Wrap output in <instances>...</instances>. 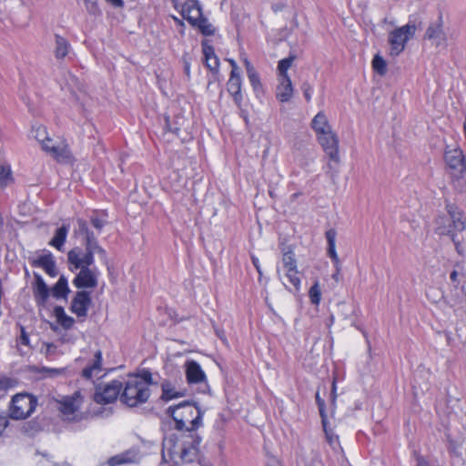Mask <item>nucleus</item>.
Masks as SVG:
<instances>
[{
	"mask_svg": "<svg viewBox=\"0 0 466 466\" xmlns=\"http://www.w3.org/2000/svg\"><path fill=\"white\" fill-rule=\"evenodd\" d=\"M303 95L305 96V99L309 102L311 99V94H312V87L309 84L304 83L302 86Z\"/></svg>",
	"mask_w": 466,
	"mask_h": 466,
	"instance_id": "obj_47",
	"label": "nucleus"
},
{
	"mask_svg": "<svg viewBox=\"0 0 466 466\" xmlns=\"http://www.w3.org/2000/svg\"><path fill=\"white\" fill-rule=\"evenodd\" d=\"M315 399L319 408V415L321 417L322 426H325V424H328V416L326 413L325 400L320 397L319 390L316 392Z\"/></svg>",
	"mask_w": 466,
	"mask_h": 466,
	"instance_id": "obj_36",
	"label": "nucleus"
},
{
	"mask_svg": "<svg viewBox=\"0 0 466 466\" xmlns=\"http://www.w3.org/2000/svg\"><path fill=\"white\" fill-rule=\"evenodd\" d=\"M137 460V452L133 451H127L125 452L116 454L113 457H111L107 461L108 466H119L128 463L136 462Z\"/></svg>",
	"mask_w": 466,
	"mask_h": 466,
	"instance_id": "obj_24",
	"label": "nucleus"
},
{
	"mask_svg": "<svg viewBox=\"0 0 466 466\" xmlns=\"http://www.w3.org/2000/svg\"><path fill=\"white\" fill-rule=\"evenodd\" d=\"M176 423L178 431H195L202 424L203 412L189 401H183L177 406H170L167 410Z\"/></svg>",
	"mask_w": 466,
	"mask_h": 466,
	"instance_id": "obj_4",
	"label": "nucleus"
},
{
	"mask_svg": "<svg viewBox=\"0 0 466 466\" xmlns=\"http://www.w3.org/2000/svg\"><path fill=\"white\" fill-rule=\"evenodd\" d=\"M295 58H296L295 56H289V57L281 59L279 62V65H278L279 77L289 76L288 74V70L291 66Z\"/></svg>",
	"mask_w": 466,
	"mask_h": 466,
	"instance_id": "obj_32",
	"label": "nucleus"
},
{
	"mask_svg": "<svg viewBox=\"0 0 466 466\" xmlns=\"http://www.w3.org/2000/svg\"><path fill=\"white\" fill-rule=\"evenodd\" d=\"M241 87L242 79L240 74L235 75V73H230L228 81L227 83V90L231 95L233 101L238 108L241 107V103L243 100Z\"/></svg>",
	"mask_w": 466,
	"mask_h": 466,
	"instance_id": "obj_16",
	"label": "nucleus"
},
{
	"mask_svg": "<svg viewBox=\"0 0 466 466\" xmlns=\"http://www.w3.org/2000/svg\"><path fill=\"white\" fill-rule=\"evenodd\" d=\"M458 278V272L456 270L451 271L450 279L452 282H456Z\"/></svg>",
	"mask_w": 466,
	"mask_h": 466,
	"instance_id": "obj_59",
	"label": "nucleus"
},
{
	"mask_svg": "<svg viewBox=\"0 0 466 466\" xmlns=\"http://www.w3.org/2000/svg\"><path fill=\"white\" fill-rule=\"evenodd\" d=\"M298 274L299 272L297 268L291 271H289V269L285 270V277L296 290H299L300 288V279Z\"/></svg>",
	"mask_w": 466,
	"mask_h": 466,
	"instance_id": "obj_39",
	"label": "nucleus"
},
{
	"mask_svg": "<svg viewBox=\"0 0 466 466\" xmlns=\"http://www.w3.org/2000/svg\"><path fill=\"white\" fill-rule=\"evenodd\" d=\"M70 45L68 41L56 35V48H55V56L57 59L64 58L69 52Z\"/></svg>",
	"mask_w": 466,
	"mask_h": 466,
	"instance_id": "obj_31",
	"label": "nucleus"
},
{
	"mask_svg": "<svg viewBox=\"0 0 466 466\" xmlns=\"http://www.w3.org/2000/svg\"><path fill=\"white\" fill-rule=\"evenodd\" d=\"M35 137L36 138L37 141H39L41 144L48 139L49 137H47V133H46V129L44 127H38L35 130Z\"/></svg>",
	"mask_w": 466,
	"mask_h": 466,
	"instance_id": "obj_44",
	"label": "nucleus"
},
{
	"mask_svg": "<svg viewBox=\"0 0 466 466\" xmlns=\"http://www.w3.org/2000/svg\"><path fill=\"white\" fill-rule=\"evenodd\" d=\"M69 292L70 289L68 288L67 279L62 275L55 286L51 289V294L54 298L59 299H66Z\"/></svg>",
	"mask_w": 466,
	"mask_h": 466,
	"instance_id": "obj_26",
	"label": "nucleus"
},
{
	"mask_svg": "<svg viewBox=\"0 0 466 466\" xmlns=\"http://www.w3.org/2000/svg\"><path fill=\"white\" fill-rule=\"evenodd\" d=\"M123 383L114 380L104 386H97L94 394V400L98 404L114 402L119 396Z\"/></svg>",
	"mask_w": 466,
	"mask_h": 466,
	"instance_id": "obj_8",
	"label": "nucleus"
},
{
	"mask_svg": "<svg viewBox=\"0 0 466 466\" xmlns=\"http://www.w3.org/2000/svg\"><path fill=\"white\" fill-rule=\"evenodd\" d=\"M228 63L230 64L232 69L230 73H235V75L239 74L238 72V66L234 59H228Z\"/></svg>",
	"mask_w": 466,
	"mask_h": 466,
	"instance_id": "obj_55",
	"label": "nucleus"
},
{
	"mask_svg": "<svg viewBox=\"0 0 466 466\" xmlns=\"http://www.w3.org/2000/svg\"><path fill=\"white\" fill-rule=\"evenodd\" d=\"M89 253L92 255V258H95V254L97 253L101 259L106 262V252L98 244L94 233L85 239V250H83V254Z\"/></svg>",
	"mask_w": 466,
	"mask_h": 466,
	"instance_id": "obj_22",
	"label": "nucleus"
},
{
	"mask_svg": "<svg viewBox=\"0 0 466 466\" xmlns=\"http://www.w3.org/2000/svg\"><path fill=\"white\" fill-rule=\"evenodd\" d=\"M326 239L328 242V255L332 259L336 272L332 275V278L339 280V275L341 269V263L336 251V237L337 232L334 228H330L326 231Z\"/></svg>",
	"mask_w": 466,
	"mask_h": 466,
	"instance_id": "obj_13",
	"label": "nucleus"
},
{
	"mask_svg": "<svg viewBox=\"0 0 466 466\" xmlns=\"http://www.w3.org/2000/svg\"><path fill=\"white\" fill-rule=\"evenodd\" d=\"M415 32L416 25L413 24H407L390 32L389 35L390 56H399L404 50L407 42L414 36Z\"/></svg>",
	"mask_w": 466,
	"mask_h": 466,
	"instance_id": "obj_6",
	"label": "nucleus"
},
{
	"mask_svg": "<svg viewBox=\"0 0 466 466\" xmlns=\"http://www.w3.org/2000/svg\"><path fill=\"white\" fill-rule=\"evenodd\" d=\"M55 316L56 317L57 322L66 329H71L75 323L72 317L66 314L64 308L56 306L54 309Z\"/></svg>",
	"mask_w": 466,
	"mask_h": 466,
	"instance_id": "obj_29",
	"label": "nucleus"
},
{
	"mask_svg": "<svg viewBox=\"0 0 466 466\" xmlns=\"http://www.w3.org/2000/svg\"><path fill=\"white\" fill-rule=\"evenodd\" d=\"M12 181V172L8 166H0V185L6 187Z\"/></svg>",
	"mask_w": 466,
	"mask_h": 466,
	"instance_id": "obj_38",
	"label": "nucleus"
},
{
	"mask_svg": "<svg viewBox=\"0 0 466 466\" xmlns=\"http://www.w3.org/2000/svg\"><path fill=\"white\" fill-rule=\"evenodd\" d=\"M182 15L190 25H196L198 21L204 16L199 2L197 0L186 1L183 5Z\"/></svg>",
	"mask_w": 466,
	"mask_h": 466,
	"instance_id": "obj_15",
	"label": "nucleus"
},
{
	"mask_svg": "<svg viewBox=\"0 0 466 466\" xmlns=\"http://www.w3.org/2000/svg\"><path fill=\"white\" fill-rule=\"evenodd\" d=\"M20 331H21V334H20V338H19V343L22 345L28 346L29 345V338H28L27 333L25 332V328L21 326Z\"/></svg>",
	"mask_w": 466,
	"mask_h": 466,
	"instance_id": "obj_48",
	"label": "nucleus"
},
{
	"mask_svg": "<svg viewBox=\"0 0 466 466\" xmlns=\"http://www.w3.org/2000/svg\"><path fill=\"white\" fill-rule=\"evenodd\" d=\"M77 229L76 232L81 236L85 237V239L89 237V235H92L94 232L91 231L88 228V225L86 220L79 218L77 219Z\"/></svg>",
	"mask_w": 466,
	"mask_h": 466,
	"instance_id": "obj_42",
	"label": "nucleus"
},
{
	"mask_svg": "<svg viewBox=\"0 0 466 466\" xmlns=\"http://www.w3.org/2000/svg\"><path fill=\"white\" fill-rule=\"evenodd\" d=\"M92 226L97 230H101L106 225V221L98 217L92 216L90 218Z\"/></svg>",
	"mask_w": 466,
	"mask_h": 466,
	"instance_id": "obj_46",
	"label": "nucleus"
},
{
	"mask_svg": "<svg viewBox=\"0 0 466 466\" xmlns=\"http://www.w3.org/2000/svg\"><path fill=\"white\" fill-rule=\"evenodd\" d=\"M417 466H430L429 462L422 457L417 458Z\"/></svg>",
	"mask_w": 466,
	"mask_h": 466,
	"instance_id": "obj_58",
	"label": "nucleus"
},
{
	"mask_svg": "<svg viewBox=\"0 0 466 466\" xmlns=\"http://www.w3.org/2000/svg\"><path fill=\"white\" fill-rule=\"evenodd\" d=\"M327 425L328 424H325V426H322L323 430H324V432H325V435H326L327 441L329 443V445L333 449H336L337 446H339V436L334 434L331 430H329Z\"/></svg>",
	"mask_w": 466,
	"mask_h": 466,
	"instance_id": "obj_41",
	"label": "nucleus"
},
{
	"mask_svg": "<svg viewBox=\"0 0 466 466\" xmlns=\"http://www.w3.org/2000/svg\"><path fill=\"white\" fill-rule=\"evenodd\" d=\"M70 226L68 224H63L60 228L56 230L55 236L50 240L49 245L61 251L66 242Z\"/></svg>",
	"mask_w": 466,
	"mask_h": 466,
	"instance_id": "obj_25",
	"label": "nucleus"
},
{
	"mask_svg": "<svg viewBox=\"0 0 466 466\" xmlns=\"http://www.w3.org/2000/svg\"><path fill=\"white\" fill-rule=\"evenodd\" d=\"M12 386V381L8 378H0V390H5Z\"/></svg>",
	"mask_w": 466,
	"mask_h": 466,
	"instance_id": "obj_51",
	"label": "nucleus"
},
{
	"mask_svg": "<svg viewBox=\"0 0 466 466\" xmlns=\"http://www.w3.org/2000/svg\"><path fill=\"white\" fill-rule=\"evenodd\" d=\"M318 140L329 159L339 162V138L337 135L329 130L318 135Z\"/></svg>",
	"mask_w": 466,
	"mask_h": 466,
	"instance_id": "obj_10",
	"label": "nucleus"
},
{
	"mask_svg": "<svg viewBox=\"0 0 466 466\" xmlns=\"http://www.w3.org/2000/svg\"><path fill=\"white\" fill-rule=\"evenodd\" d=\"M185 70H186V73L188 75L189 74V66L187 65L186 66Z\"/></svg>",
	"mask_w": 466,
	"mask_h": 466,
	"instance_id": "obj_62",
	"label": "nucleus"
},
{
	"mask_svg": "<svg viewBox=\"0 0 466 466\" xmlns=\"http://www.w3.org/2000/svg\"><path fill=\"white\" fill-rule=\"evenodd\" d=\"M165 130L168 131V132H171V133H174L176 135H178V132L180 130V127H177V123H176L174 126L170 123V118L169 116H165V127H164Z\"/></svg>",
	"mask_w": 466,
	"mask_h": 466,
	"instance_id": "obj_45",
	"label": "nucleus"
},
{
	"mask_svg": "<svg viewBox=\"0 0 466 466\" xmlns=\"http://www.w3.org/2000/svg\"><path fill=\"white\" fill-rule=\"evenodd\" d=\"M31 265L33 267L43 268L50 277H56L58 273L56 261L50 252L33 259Z\"/></svg>",
	"mask_w": 466,
	"mask_h": 466,
	"instance_id": "obj_19",
	"label": "nucleus"
},
{
	"mask_svg": "<svg viewBox=\"0 0 466 466\" xmlns=\"http://www.w3.org/2000/svg\"><path fill=\"white\" fill-rule=\"evenodd\" d=\"M202 50L205 58L206 66L212 72L218 73L219 68V60L215 54L213 46L208 44L207 41L202 43Z\"/></svg>",
	"mask_w": 466,
	"mask_h": 466,
	"instance_id": "obj_21",
	"label": "nucleus"
},
{
	"mask_svg": "<svg viewBox=\"0 0 466 466\" xmlns=\"http://www.w3.org/2000/svg\"><path fill=\"white\" fill-rule=\"evenodd\" d=\"M309 297L310 299V301L314 305H319L320 299H321V290L319 284V281H316L309 291Z\"/></svg>",
	"mask_w": 466,
	"mask_h": 466,
	"instance_id": "obj_37",
	"label": "nucleus"
},
{
	"mask_svg": "<svg viewBox=\"0 0 466 466\" xmlns=\"http://www.w3.org/2000/svg\"><path fill=\"white\" fill-rule=\"evenodd\" d=\"M34 276L35 279L33 287L34 298L37 305L45 306L51 290L38 273H34Z\"/></svg>",
	"mask_w": 466,
	"mask_h": 466,
	"instance_id": "obj_17",
	"label": "nucleus"
},
{
	"mask_svg": "<svg viewBox=\"0 0 466 466\" xmlns=\"http://www.w3.org/2000/svg\"><path fill=\"white\" fill-rule=\"evenodd\" d=\"M69 268L72 272L78 270L73 279L77 289H94L98 284L99 270L94 266L95 258L92 255L83 254L81 248H75L67 253Z\"/></svg>",
	"mask_w": 466,
	"mask_h": 466,
	"instance_id": "obj_1",
	"label": "nucleus"
},
{
	"mask_svg": "<svg viewBox=\"0 0 466 466\" xmlns=\"http://www.w3.org/2000/svg\"><path fill=\"white\" fill-rule=\"evenodd\" d=\"M50 149L51 151L49 154L58 161H66L71 157L67 145H66L64 142L52 145Z\"/></svg>",
	"mask_w": 466,
	"mask_h": 466,
	"instance_id": "obj_28",
	"label": "nucleus"
},
{
	"mask_svg": "<svg viewBox=\"0 0 466 466\" xmlns=\"http://www.w3.org/2000/svg\"><path fill=\"white\" fill-rule=\"evenodd\" d=\"M86 11L93 15H97L100 14V9L98 6V0H84Z\"/></svg>",
	"mask_w": 466,
	"mask_h": 466,
	"instance_id": "obj_43",
	"label": "nucleus"
},
{
	"mask_svg": "<svg viewBox=\"0 0 466 466\" xmlns=\"http://www.w3.org/2000/svg\"><path fill=\"white\" fill-rule=\"evenodd\" d=\"M247 75H248V78L250 85L252 86L254 91L259 92L262 88V85H261L260 78H259V76L257 73V71L254 70L252 72L248 73Z\"/></svg>",
	"mask_w": 466,
	"mask_h": 466,
	"instance_id": "obj_40",
	"label": "nucleus"
},
{
	"mask_svg": "<svg viewBox=\"0 0 466 466\" xmlns=\"http://www.w3.org/2000/svg\"><path fill=\"white\" fill-rule=\"evenodd\" d=\"M293 86L289 76L279 77L276 90L277 98L281 102H288L293 96Z\"/></svg>",
	"mask_w": 466,
	"mask_h": 466,
	"instance_id": "obj_20",
	"label": "nucleus"
},
{
	"mask_svg": "<svg viewBox=\"0 0 466 466\" xmlns=\"http://www.w3.org/2000/svg\"><path fill=\"white\" fill-rule=\"evenodd\" d=\"M337 394H336V382L333 380L332 382V390H331V402L333 405H335Z\"/></svg>",
	"mask_w": 466,
	"mask_h": 466,
	"instance_id": "obj_57",
	"label": "nucleus"
},
{
	"mask_svg": "<svg viewBox=\"0 0 466 466\" xmlns=\"http://www.w3.org/2000/svg\"><path fill=\"white\" fill-rule=\"evenodd\" d=\"M186 378L189 384L205 382L207 380L204 370L195 360L186 362Z\"/></svg>",
	"mask_w": 466,
	"mask_h": 466,
	"instance_id": "obj_18",
	"label": "nucleus"
},
{
	"mask_svg": "<svg viewBox=\"0 0 466 466\" xmlns=\"http://www.w3.org/2000/svg\"><path fill=\"white\" fill-rule=\"evenodd\" d=\"M372 67L374 71L380 76H384L387 72V63L380 55L374 56L372 59Z\"/></svg>",
	"mask_w": 466,
	"mask_h": 466,
	"instance_id": "obj_35",
	"label": "nucleus"
},
{
	"mask_svg": "<svg viewBox=\"0 0 466 466\" xmlns=\"http://www.w3.org/2000/svg\"><path fill=\"white\" fill-rule=\"evenodd\" d=\"M282 264L285 270H295L297 268V261L295 255L292 251H288L283 254Z\"/></svg>",
	"mask_w": 466,
	"mask_h": 466,
	"instance_id": "obj_34",
	"label": "nucleus"
},
{
	"mask_svg": "<svg viewBox=\"0 0 466 466\" xmlns=\"http://www.w3.org/2000/svg\"><path fill=\"white\" fill-rule=\"evenodd\" d=\"M162 396L161 398L166 400H171L173 399H177L184 396V392L177 391L175 390L171 382L169 381H164L162 383Z\"/></svg>",
	"mask_w": 466,
	"mask_h": 466,
	"instance_id": "obj_30",
	"label": "nucleus"
},
{
	"mask_svg": "<svg viewBox=\"0 0 466 466\" xmlns=\"http://www.w3.org/2000/svg\"><path fill=\"white\" fill-rule=\"evenodd\" d=\"M52 145H56V143L53 142V140L49 137L48 139L45 140L43 143H42V148L50 153L51 149L50 147H52Z\"/></svg>",
	"mask_w": 466,
	"mask_h": 466,
	"instance_id": "obj_52",
	"label": "nucleus"
},
{
	"mask_svg": "<svg viewBox=\"0 0 466 466\" xmlns=\"http://www.w3.org/2000/svg\"><path fill=\"white\" fill-rule=\"evenodd\" d=\"M36 405L37 400L33 395L16 394L9 406V417L14 420H24L35 411Z\"/></svg>",
	"mask_w": 466,
	"mask_h": 466,
	"instance_id": "obj_5",
	"label": "nucleus"
},
{
	"mask_svg": "<svg viewBox=\"0 0 466 466\" xmlns=\"http://www.w3.org/2000/svg\"><path fill=\"white\" fill-rule=\"evenodd\" d=\"M463 129H464V134H465V137H466V118H465V122L463 124Z\"/></svg>",
	"mask_w": 466,
	"mask_h": 466,
	"instance_id": "obj_61",
	"label": "nucleus"
},
{
	"mask_svg": "<svg viewBox=\"0 0 466 466\" xmlns=\"http://www.w3.org/2000/svg\"><path fill=\"white\" fill-rule=\"evenodd\" d=\"M106 1L115 7H123L124 6L123 0H106Z\"/></svg>",
	"mask_w": 466,
	"mask_h": 466,
	"instance_id": "obj_56",
	"label": "nucleus"
},
{
	"mask_svg": "<svg viewBox=\"0 0 466 466\" xmlns=\"http://www.w3.org/2000/svg\"><path fill=\"white\" fill-rule=\"evenodd\" d=\"M45 372H46L50 377L58 376L65 372V369H44Z\"/></svg>",
	"mask_w": 466,
	"mask_h": 466,
	"instance_id": "obj_50",
	"label": "nucleus"
},
{
	"mask_svg": "<svg viewBox=\"0 0 466 466\" xmlns=\"http://www.w3.org/2000/svg\"><path fill=\"white\" fill-rule=\"evenodd\" d=\"M448 213L439 216L436 219V232L439 235H448L454 243L456 251L461 256L464 255V248L459 234L466 228V218L455 206H447Z\"/></svg>",
	"mask_w": 466,
	"mask_h": 466,
	"instance_id": "obj_3",
	"label": "nucleus"
},
{
	"mask_svg": "<svg viewBox=\"0 0 466 466\" xmlns=\"http://www.w3.org/2000/svg\"><path fill=\"white\" fill-rule=\"evenodd\" d=\"M311 127L317 133V136L331 130L328 118L323 112H319L311 121Z\"/></svg>",
	"mask_w": 466,
	"mask_h": 466,
	"instance_id": "obj_27",
	"label": "nucleus"
},
{
	"mask_svg": "<svg viewBox=\"0 0 466 466\" xmlns=\"http://www.w3.org/2000/svg\"><path fill=\"white\" fill-rule=\"evenodd\" d=\"M204 35H213L215 34V28L208 19L203 16L195 25Z\"/></svg>",
	"mask_w": 466,
	"mask_h": 466,
	"instance_id": "obj_33",
	"label": "nucleus"
},
{
	"mask_svg": "<svg viewBox=\"0 0 466 466\" xmlns=\"http://www.w3.org/2000/svg\"><path fill=\"white\" fill-rule=\"evenodd\" d=\"M102 370V352L101 350L96 351L94 360L91 363L86 365L81 372L84 379L90 380L93 376L97 375Z\"/></svg>",
	"mask_w": 466,
	"mask_h": 466,
	"instance_id": "obj_23",
	"label": "nucleus"
},
{
	"mask_svg": "<svg viewBox=\"0 0 466 466\" xmlns=\"http://www.w3.org/2000/svg\"><path fill=\"white\" fill-rule=\"evenodd\" d=\"M243 63L246 67L247 74L256 70L255 67L252 66V64L248 61V59L247 57L243 58Z\"/></svg>",
	"mask_w": 466,
	"mask_h": 466,
	"instance_id": "obj_54",
	"label": "nucleus"
},
{
	"mask_svg": "<svg viewBox=\"0 0 466 466\" xmlns=\"http://www.w3.org/2000/svg\"><path fill=\"white\" fill-rule=\"evenodd\" d=\"M90 304V294L85 290L77 291L72 300L70 309L77 317L85 318L87 315V310Z\"/></svg>",
	"mask_w": 466,
	"mask_h": 466,
	"instance_id": "obj_12",
	"label": "nucleus"
},
{
	"mask_svg": "<svg viewBox=\"0 0 466 466\" xmlns=\"http://www.w3.org/2000/svg\"><path fill=\"white\" fill-rule=\"evenodd\" d=\"M251 261H252V264L254 265V267L256 268L259 277H261L262 270H261V267H260L258 258L255 256H251Z\"/></svg>",
	"mask_w": 466,
	"mask_h": 466,
	"instance_id": "obj_53",
	"label": "nucleus"
},
{
	"mask_svg": "<svg viewBox=\"0 0 466 466\" xmlns=\"http://www.w3.org/2000/svg\"><path fill=\"white\" fill-rule=\"evenodd\" d=\"M201 443V438L198 435H192V441L188 444H184L181 451L180 458L185 463H191L197 461L201 466H214L213 463L200 454L199 445Z\"/></svg>",
	"mask_w": 466,
	"mask_h": 466,
	"instance_id": "obj_7",
	"label": "nucleus"
},
{
	"mask_svg": "<svg viewBox=\"0 0 466 466\" xmlns=\"http://www.w3.org/2000/svg\"><path fill=\"white\" fill-rule=\"evenodd\" d=\"M444 160L448 167L452 170L453 176L462 177L466 171V163L463 152L459 147H446Z\"/></svg>",
	"mask_w": 466,
	"mask_h": 466,
	"instance_id": "obj_9",
	"label": "nucleus"
},
{
	"mask_svg": "<svg viewBox=\"0 0 466 466\" xmlns=\"http://www.w3.org/2000/svg\"><path fill=\"white\" fill-rule=\"evenodd\" d=\"M153 384L152 373L143 370L138 374H130L120 395V400L128 407H136L147 401L149 386Z\"/></svg>",
	"mask_w": 466,
	"mask_h": 466,
	"instance_id": "obj_2",
	"label": "nucleus"
},
{
	"mask_svg": "<svg viewBox=\"0 0 466 466\" xmlns=\"http://www.w3.org/2000/svg\"><path fill=\"white\" fill-rule=\"evenodd\" d=\"M425 38L433 41L436 46L446 44V35L443 31V20L441 15H440L435 22L430 24L425 33Z\"/></svg>",
	"mask_w": 466,
	"mask_h": 466,
	"instance_id": "obj_14",
	"label": "nucleus"
},
{
	"mask_svg": "<svg viewBox=\"0 0 466 466\" xmlns=\"http://www.w3.org/2000/svg\"><path fill=\"white\" fill-rule=\"evenodd\" d=\"M79 392L73 396L64 397L62 400L56 401V407L61 411L65 419L71 420L75 419V414L79 408Z\"/></svg>",
	"mask_w": 466,
	"mask_h": 466,
	"instance_id": "obj_11",
	"label": "nucleus"
},
{
	"mask_svg": "<svg viewBox=\"0 0 466 466\" xmlns=\"http://www.w3.org/2000/svg\"><path fill=\"white\" fill-rule=\"evenodd\" d=\"M9 424L8 418L5 416L4 414L0 413V436L3 435L5 430Z\"/></svg>",
	"mask_w": 466,
	"mask_h": 466,
	"instance_id": "obj_49",
	"label": "nucleus"
},
{
	"mask_svg": "<svg viewBox=\"0 0 466 466\" xmlns=\"http://www.w3.org/2000/svg\"><path fill=\"white\" fill-rule=\"evenodd\" d=\"M240 116L245 120L246 123L248 122V113L247 111L240 108Z\"/></svg>",
	"mask_w": 466,
	"mask_h": 466,
	"instance_id": "obj_60",
	"label": "nucleus"
}]
</instances>
